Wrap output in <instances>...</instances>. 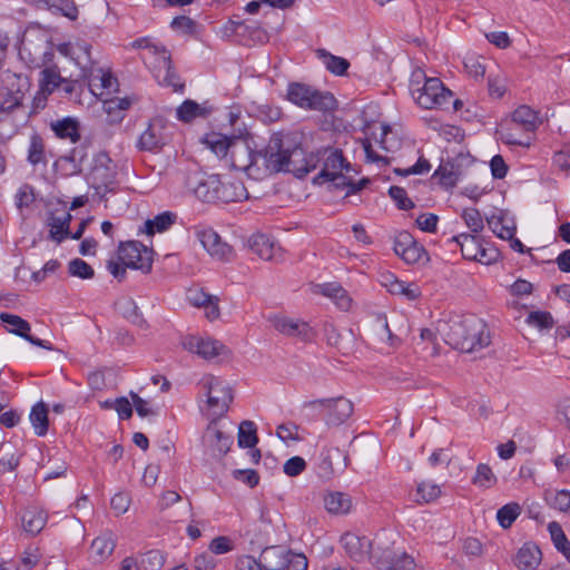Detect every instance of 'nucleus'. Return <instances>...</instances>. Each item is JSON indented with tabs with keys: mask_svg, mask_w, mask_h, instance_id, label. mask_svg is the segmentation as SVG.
<instances>
[{
	"mask_svg": "<svg viewBox=\"0 0 570 570\" xmlns=\"http://www.w3.org/2000/svg\"><path fill=\"white\" fill-rule=\"evenodd\" d=\"M258 442L256 425L252 421H243L238 429V445L240 448H254Z\"/></svg>",
	"mask_w": 570,
	"mask_h": 570,
	"instance_id": "nucleus-46",
	"label": "nucleus"
},
{
	"mask_svg": "<svg viewBox=\"0 0 570 570\" xmlns=\"http://www.w3.org/2000/svg\"><path fill=\"white\" fill-rule=\"evenodd\" d=\"M91 43L85 39H77L59 46L61 55L70 58L79 68V77H90L98 62L92 58Z\"/></svg>",
	"mask_w": 570,
	"mask_h": 570,
	"instance_id": "nucleus-9",
	"label": "nucleus"
},
{
	"mask_svg": "<svg viewBox=\"0 0 570 570\" xmlns=\"http://www.w3.org/2000/svg\"><path fill=\"white\" fill-rule=\"evenodd\" d=\"M217 202L230 203L240 202L248 197L247 190L240 181H220Z\"/></svg>",
	"mask_w": 570,
	"mask_h": 570,
	"instance_id": "nucleus-33",
	"label": "nucleus"
},
{
	"mask_svg": "<svg viewBox=\"0 0 570 570\" xmlns=\"http://www.w3.org/2000/svg\"><path fill=\"white\" fill-rule=\"evenodd\" d=\"M118 312L132 324L141 326L145 321L136 302L131 297H122L116 303Z\"/></svg>",
	"mask_w": 570,
	"mask_h": 570,
	"instance_id": "nucleus-43",
	"label": "nucleus"
},
{
	"mask_svg": "<svg viewBox=\"0 0 570 570\" xmlns=\"http://www.w3.org/2000/svg\"><path fill=\"white\" fill-rule=\"evenodd\" d=\"M248 245L255 254L265 261L273 259L276 250L279 249L276 243L265 234H254L248 239Z\"/></svg>",
	"mask_w": 570,
	"mask_h": 570,
	"instance_id": "nucleus-28",
	"label": "nucleus"
},
{
	"mask_svg": "<svg viewBox=\"0 0 570 570\" xmlns=\"http://www.w3.org/2000/svg\"><path fill=\"white\" fill-rule=\"evenodd\" d=\"M210 112L212 108L187 99L177 108V118L184 122H188L197 117H206Z\"/></svg>",
	"mask_w": 570,
	"mask_h": 570,
	"instance_id": "nucleus-38",
	"label": "nucleus"
},
{
	"mask_svg": "<svg viewBox=\"0 0 570 570\" xmlns=\"http://www.w3.org/2000/svg\"><path fill=\"white\" fill-rule=\"evenodd\" d=\"M176 214L171 212H164L158 214L153 219H147L144 225L142 232L151 236L155 233H164L169 229L176 222Z\"/></svg>",
	"mask_w": 570,
	"mask_h": 570,
	"instance_id": "nucleus-37",
	"label": "nucleus"
},
{
	"mask_svg": "<svg viewBox=\"0 0 570 570\" xmlns=\"http://www.w3.org/2000/svg\"><path fill=\"white\" fill-rule=\"evenodd\" d=\"M155 53L159 56V62L164 68V75L159 80L163 86L171 87L175 91L183 90L184 83L173 68L171 58L166 48L155 47Z\"/></svg>",
	"mask_w": 570,
	"mask_h": 570,
	"instance_id": "nucleus-25",
	"label": "nucleus"
},
{
	"mask_svg": "<svg viewBox=\"0 0 570 570\" xmlns=\"http://www.w3.org/2000/svg\"><path fill=\"white\" fill-rule=\"evenodd\" d=\"M230 166L240 171L247 173L249 176H254L258 173V151H253L249 145L237 139L236 142L232 144V153L228 156Z\"/></svg>",
	"mask_w": 570,
	"mask_h": 570,
	"instance_id": "nucleus-12",
	"label": "nucleus"
},
{
	"mask_svg": "<svg viewBox=\"0 0 570 570\" xmlns=\"http://www.w3.org/2000/svg\"><path fill=\"white\" fill-rule=\"evenodd\" d=\"M71 214L65 208L52 210L47 219L49 229V238L58 244L70 235L69 225Z\"/></svg>",
	"mask_w": 570,
	"mask_h": 570,
	"instance_id": "nucleus-21",
	"label": "nucleus"
},
{
	"mask_svg": "<svg viewBox=\"0 0 570 570\" xmlns=\"http://www.w3.org/2000/svg\"><path fill=\"white\" fill-rule=\"evenodd\" d=\"M462 218L464 219L470 230L474 234L480 233L484 227L482 216L476 208L464 209Z\"/></svg>",
	"mask_w": 570,
	"mask_h": 570,
	"instance_id": "nucleus-56",
	"label": "nucleus"
},
{
	"mask_svg": "<svg viewBox=\"0 0 570 570\" xmlns=\"http://www.w3.org/2000/svg\"><path fill=\"white\" fill-rule=\"evenodd\" d=\"M390 542L387 533L383 532L375 537L374 548L372 549L371 560L380 568L387 569L393 563L400 552L393 550L387 543Z\"/></svg>",
	"mask_w": 570,
	"mask_h": 570,
	"instance_id": "nucleus-22",
	"label": "nucleus"
},
{
	"mask_svg": "<svg viewBox=\"0 0 570 570\" xmlns=\"http://www.w3.org/2000/svg\"><path fill=\"white\" fill-rule=\"evenodd\" d=\"M341 542L346 553L356 561H362L365 558L371 559L372 549L374 548V540L363 535L360 537L354 533H345Z\"/></svg>",
	"mask_w": 570,
	"mask_h": 570,
	"instance_id": "nucleus-20",
	"label": "nucleus"
},
{
	"mask_svg": "<svg viewBox=\"0 0 570 570\" xmlns=\"http://www.w3.org/2000/svg\"><path fill=\"white\" fill-rule=\"evenodd\" d=\"M207 397L208 409L214 416H220L228 411L233 401L232 390L226 382L214 375H205L199 382Z\"/></svg>",
	"mask_w": 570,
	"mask_h": 570,
	"instance_id": "nucleus-7",
	"label": "nucleus"
},
{
	"mask_svg": "<svg viewBox=\"0 0 570 570\" xmlns=\"http://www.w3.org/2000/svg\"><path fill=\"white\" fill-rule=\"evenodd\" d=\"M82 79H87L89 86L94 88H100L105 90L112 89L116 79L112 77V75L109 71H105L101 67L98 65L96 66V70L94 71V75H90V77H83Z\"/></svg>",
	"mask_w": 570,
	"mask_h": 570,
	"instance_id": "nucleus-45",
	"label": "nucleus"
},
{
	"mask_svg": "<svg viewBox=\"0 0 570 570\" xmlns=\"http://www.w3.org/2000/svg\"><path fill=\"white\" fill-rule=\"evenodd\" d=\"M139 564L145 570H160L165 564V557L159 550H150L141 556Z\"/></svg>",
	"mask_w": 570,
	"mask_h": 570,
	"instance_id": "nucleus-52",
	"label": "nucleus"
},
{
	"mask_svg": "<svg viewBox=\"0 0 570 570\" xmlns=\"http://www.w3.org/2000/svg\"><path fill=\"white\" fill-rule=\"evenodd\" d=\"M30 422L38 436H43L48 432V407L45 403L40 402L32 406L30 412Z\"/></svg>",
	"mask_w": 570,
	"mask_h": 570,
	"instance_id": "nucleus-41",
	"label": "nucleus"
},
{
	"mask_svg": "<svg viewBox=\"0 0 570 570\" xmlns=\"http://www.w3.org/2000/svg\"><path fill=\"white\" fill-rule=\"evenodd\" d=\"M528 323L539 328H551L553 326V318L548 312H532L528 316Z\"/></svg>",
	"mask_w": 570,
	"mask_h": 570,
	"instance_id": "nucleus-59",
	"label": "nucleus"
},
{
	"mask_svg": "<svg viewBox=\"0 0 570 570\" xmlns=\"http://www.w3.org/2000/svg\"><path fill=\"white\" fill-rule=\"evenodd\" d=\"M546 500L551 508L568 513L570 508V491L561 490L548 492L546 494Z\"/></svg>",
	"mask_w": 570,
	"mask_h": 570,
	"instance_id": "nucleus-50",
	"label": "nucleus"
},
{
	"mask_svg": "<svg viewBox=\"0 0 570 570\" xmlns=\"http://www.w3.org/2000/svg\"><path fill=\"white\" fill-rule=\"evenodd\" d=\"M22 528L29 534H38L47 523V514L42 510L27 509L22 517Z\"/></svg>",
	"mask_w": 570,
	"mask_h": 570,
	"instance_id": "nucleus-34",
	"label": "nucleus"
},
{
	"mask_svg": "<svg viewBox=\"0 0 570 570\" xmlns=\"http://www.w3.org/2000/svg\"><path fill=\"white\" fill-rule=\"evenodd\" d=\"M171 128L173 125L166 118L161 116L151 118L137 141V148L141 151L160 150L169 142Z\"/></svg>",
	"mask_w": 570,
	"mask_h": 570,
	"instance_id": "nucleus-8",
	"label": "nucleus"
},
{
	"mask_svg": "<svg viewBox=\"0 0 570 570\" xmlns=\"http://www.w3.org/2000/svg\"><path fill=\"white\" fill-rule=\"evenodd\" d=\"M303 409L312 411L321 409L324 411L323 419L328 428L342 425L354 412L353 403L344 396L306 401L303 403Z\"/></svg>",
	"mask_w": 570,
	"mask_h": 570,
	"instance_id": "nucleus-6",
	"label": "nucleus"
},
{
	"mask_svg": "<svg viewBox=\"0 0 570 570\" xmlns=\"http://www.w3.org/2000/svg\"><path fill=\"white\" fill-rule=\"evenodd\" d=\"M47 154L45 139L38 132H32L27 149V161L35 168L38 166L46 168L48 165Z\"/></svg>",
	"mask_w": 570,
	"mask_h": 570,
	"instance_id": "nucleus-26",
	"label": "nucleus"
},
{
	"mask_svg": "<svg viewBox=\"0 0 570 570\" xmlns=\"http://www.w3.org/2000/svg\"><path fill=\"white\" fill-rule=\"evenodd\" d=\"M461 248L462 256L465 259L475 261L481 240L476 235L460 234L452 238Z\"/></svg>",
	"mask_w": 570,
	"mask_h": 570,
	"instance_id": "nucleus-40",
	"label": "nucleus"
},
{
	"mask_svg": "<svg viewBox=\"0 0 570 570\" xmlns=\"http://www.w3.org/2000/svg\"><path fill=\"white\" fill-rule=\"evenodd\" d=\"M325 509L332 514H346L352 509L351 495L343 492H331L324 498Z\"/></svg>",
	"mask_w": 570,
	"mask_h": 570,
	"instance_id": "nucleus-32",
	"label": "nucleus"
},
{
	"mask_svg": "<svg viewBox=\"0 0 570 570\" xmlns=\"http://www.w3.org/2000/svg\"><path fill=\"white\" fill-rule=\"evenodd\" d=\"M51 129L61 139H70L72 142L80 139L79 124L70 117L51 122Z\"/></svg>",
	"mask_w": 570,
	"mask_h": 570,
	"instance_id": "nucleus-36",
	"label": "nucleus"
},
{
	"mask_svg": "<svg viewBox=\"0 0 570 570\" xmlns=\"http://www.w3.org/2000/svg\"><path fill=\"white\" fill-rule=\"evenodd\" d=\"M287 98L296 106L317 111H331L336 106L335 97L328 91H320L311 86L294 82L288 86Z\"/></svg>",
	"mask_w": 570,
	"mask_h": 570,
	"instance_id": "nucleus-5",
	"label": "nucleus"
},
{
	"mask_svg": "<svg viewBox=\"0 0 570 570\" xmlns=\"http://www.w3.org/2000/svg\"><path fill=\"white\" fill-rule=\"evenodd\" d=\"M116 540L110 531L102 532L90 546L89 557L96 563L107 560L114 552Z\"/></svg>",
	"mask_w": 570,
	"mask_h": 570,
	"instance_id": "nucleus-24",
	"label": "nucleus"
},
{
	"mask_svg": "<svg viewBox=\"0 0 570 570\" xmlns=\"http://www.w3.org/2000/svg\"><path fill=\"white\" fill-rule=\"evenodd\" d=\"M371 331L377 342H389L394 345V335L392 334L385 315H376L371 325Z\"/></svg>",
	"mask_w": 570,
	"mask_h": 570,
	"instance_id": "nucleus-44",
	"label": "nucleus"
},
{
	"mask_svg": "<svg viewBox=\"0 0 570 570\" xmlns=\"http://www.w3.org/2000/svg\"><path fill=\"white\" fill-rule=\"evenodd\" d=\"M0 320L9 326L8 331L10 333H13V334L27 340L32 345H36V346H39V347H42V348L49 350V351L53 350V346L49 341H43V340H40L38 337L30 335L29 334L30 328H31L30 324L26 320L21 318L20 316L9 314V313H1Z\"/></svg>",
	"mask_w": 570,
	"mask_h": 570,
	"instance_id": "nucleus-18",
	"label": "nucleus"
},
{
	"mask_svg": "<svg viewBox=\"0 0 570 570\" xmlns=\"http://www.w3.org/2000/svg\"><path fill=\"white\" fill-rule=\"evenodd\" d=\"M441 494V489L435 483L422 482L416 488V501L417 502H431L439 498Z\"/></svg>",
	"mask_w": 570,
	"mask_h": 570,
	"instance_id": "nucleus-53",
	"label": "nucleus"
},
{
	"mask_svg": "<svg viewBox=\"0 0 570 570\" xmlns=\"http://www.w3.org/2000/svg\"><path fill=\"white\" fill-rule=\"evenodd\" d=\"M14 199H16V205L18 208L21 209L23 207H28L35 200L33 188L28 184L22 185L18 189V191L14 196Z\"/></svg>",
	"mask_w": 570,
	"mask_h": 570,
	"instance_id": "nucleus-60",
	"label": "nucleus"
},
{
	"mask_svg": "<svg viewBox=\"0 0 570 570\" xmlns=\"http://www.w3.org/2000/svg\"><path fill=\"white\" fill-rule=\"evenodd\" d=\"M393 249L406 264H415L426 254L423 246L407 232H402L395 237Z\"/></svg>",
	"mask_w": 570,
	"mask_h": 570,
	"instance_id": "nucleus-17",
	"label": "nucleus"
},
{
	"mask_svg": "<svg viewBox=\"0 0 570 570\" xmlns=\"http://www.w3.org/2000/svg\"><path fill=\"white\" fill-rule=\"evenodd\" d=\"M205 141L216 156L225 158L230 155L232 144L236 142L237 139L213 132L206 137Z\"/></svg>",
	"mask_w": 570,
	"mask_h": 570,
	"instance_id": "nucleus-39",
	"label": "nucleus"
},
{
	"mask_svg": "<svg viewBox=\"0 0 570 570\" xmlns=\"http://www.w3.org/2000/svg\"><path fill=\"white\" fill-rule=\"evenodd\" d=\"M307 559L304 554L287 551L286 567L283 570H306Z\"/></svg>",
	"mask_w": 570,
	"mask_h": 570,
	"instance_id": "nucleus-63",
	"label": "nucleus"
},
{
	"mask_svg": "<svg viewBox=\"0 0 570 570\" xmlns=\"http://www.w3.org/2000/svg\"><path fill=\"white\" fill-rule=\"evenodd\" d=\"M410 91L416 104L425 109L443 108L452 98L451 90L440 79L426 78L422 71L413 73Z\"/></svg>",
	"mask_w": 570,
	"mask_h": 570,
	"instance_id": "nucleus-4",
	"label": "nucleus"
},
{
	"mask_svg": "<svg viewBox=\"0 0 570 570\" xmlns=\"http://www.w3.org/2000/svg\"><path fill=\"white\" fill-rule=\"evenodd\" d=\"M287 551L279 546L265 548L261 553L264 570H283L286 567Z\"/></svg>",
	"mask_w": 570,
	"mask_h": 570,
	"instance_id": "nucleus-30",
	"label": "nucleus"
},
{
	"mask_svg": "<svg viewBox=\"0 0 570 570\" xmlns=\"http://www.w3.org/2000/svg\"><path fill=\"white\" fill-rule=\"evenodd\" d=\"M275 328L288 336H307L309 326L305 322L292 320L287 317H276L274 320Z\"/></svg>",
	"mask_w": 570,
	"mask_h": 570,
	"instance_id": "nucleus-35",
	"label": "nucleus"
},
{
	"mask_svg": "<svg viewBox=\"0 0 570 570\" xmlns=\"http://www.w3.org/2000/svg\"><path fill=\"white\" fill-rule=\"evenodd\" d=\"M29 89L28 78L9 69L0 72V122L10 121L13 128L19 126L18 118L29 116L23 100Z\"/></svg>",
	"mask_w": 570,
	"mask_h": 570,
	"instance_id": "nucleus-2",
	"label": "nucleus"
},
{
	"mask_svg": "<svg viewBox=\"0 0 570 570\" xmlns=\"http://www.w3.org/2000/svg\"><path fill=\"white\" fill-rule=\"evenodd\" d=\"M184 346L205 360H225L230 356V351L219 341L190 336L184 342Z\"/></svg>",
	"mask_w": 570,
	"mask_h": 570,
	"instance_id": "nucleus-13",
	"label": "nucleus"
},
{
	"mask_svg": "<svg viewBox=\"0 0 570 570\" xmlns=\"http://www.w3.org/2000/svg\"><path fill=\"white\" fill-rule=\"evenodd\" d=\"M129 395L132 400L135 410L140 417H146V416H151V415L157 414V412L149 406V403L146 400L141 399L137 393L130 392Z\"/></svg>",
	"mask_w": 570,
	"mask_h": 570,
	"instance_id": "nucleus-62",
	"label": "nucleus"
},
{
	"mask_svg": "<svg viewBox=\"0 0 570 570\" xmlns=\"http://www.w3.org/2000/svg\"><path fill=\"white\" fill-rule=\"evenodd\" d=\"M196 238L204 249L215 259L228 262L234 257L233 247L223 242L220 236L210 227L196 226Z\"/></svg>",
	"mask_w": 570,
	"mask_h": 570,
	"instance_id": "nucleus-11",
	"label": "nucleus"
},
{
	"mask_svg": "<svg viewBox=\"0 0 570 570\" xmlns=\"http://www.w3.org/2000/svg\"><path fill=\"white\" fill-rule=\"evenodd\" d=\"M0 451L6 452V456L0 459L1 472L13 471L19 465V456L13 451L11 444H2Z\"/></svg>",
	"mask_w": 570,
	"mask_h": 570,
	"instance_id": "nucleus-54",
	"label": "nucleus"
},
{
	"mask_svg": "<svg viewBox=\"0 0 570 570\" xmlns=\"http://www.w3.org/2000/svg\"><path fill=\"white\" fill-rule=\"evenodd\" d=\"M324 160L323 169L314 177V184H323L324 179H343L342 169H350V164L346 163L340 150H330Z\"/></svg>",
	"mask_w": 570,
	"mask_h": 570,
	"instance_id": "nucleus-19",
	"label": "nucleus"
},
{
	"mask_svg": "<svg viewBox=\"0 0 570 570\" xmlns=\"http://www.w3.org/2000/svg\"><path fill=\"white\" fill-rule=\"evenodd\" d=\"M520 504L511 502L498 510L497 520L503 529H509L512 525V523L517 520V518L520 515Z\"/></svg>",
	"mask_w": 570,
	"mask_h": 570,
	"instance_id": "nucleus-48",
	"label": "nucleus"
},
{
	"mask_svg": "<svg viewBox=\"0 0 570 570\" xmlns=\"http://www.w3.org/2000/svg\"><path fill=\"white\" fill-rule=\"evenodd\" d=\"M539 124L540 121L537 111L529 106H520L512 114V125L520 127V129L527 134L533 132L538 128Z\"/></svg>",
	"mask_w": 570,
	"mask_h": 570,
	"instance_id": "nucleus-31",
	"label": "nucleus"
},
{
	"mask_svg": "<svg viewBox=\"0 0 570 570\" xmlns=\"http://www.w3.org/2000/svg\"><path fill=\"white\" fill-rule=\"evenodd\" d=\"M118 259L125 267L139 269L146 274L151 271V250L140 242H121L118 246Z\"/></svg>",
	"mask_w": 570,
	"mask_h": 570,
	"instance_id": "nucleus-10",
	"label": "nucleus"
},
{
	"mask_svg": "<svg viewBox=\"0 0 570 570\" xmlns=\"http://www.w3.org/2000/svg\"><path fill=\"white\" fill-rule=\"evenodd\" d=\"M542 560V552L534 542H525L517 552L513 562L519 570H534Z\"/></svg>",
	"mask_w": 570,
	"mask_h": 570,
	"instance_id": "nucleus-23",
	"label": "nucleus"
},
{
	"mask_svg": "<svg viewBox=\"0 0 570 570\" xmlns=\"http://www.w3.org/2000/svg\"><path fill=\"white\" fill-rule=\"evenodd\" d=\"M204 442L212 449L215 456L220 458L228 452L233 441L229 435L216 426H208L204 434Z\"/></svg>",
	"mask_w": 570,
	"mask_h": 570,
	"instance_id": "nucleus-27",
	"label": "nucleus"
},
{
	"mask_svg": "<svg viewBox=\"0 0 570 570\" xmlns=\"http://www.w3.org/2000/svg\"><path fill=\"white\" fill-rule=\"evenodd\" d=\"M414 567V559L406 552H400L389 570H412Z\"/></svg>",
	"mask_w": 570,
	"mask_h": 570,
	"instance_id": "nucleus-64",
	"label": "nucleus"
},
{
	"mask_svg": "<svg viewBox=\"0 0 570 570\" xmlns=\"http://www.w3.org/2000/svg\"><path fill=\"white\" fill-rule=\"evenodd\" d=\"M266 173L303 171L301 166L302 144L296 134H274L266 147L258 151Z\"/></svg>",
	"mask_w": 570,
	"mask_h": 570,
	"instance_id": "nucleus-1",
	"label": "nucleus"
},
{
	"mask_svg": "<svg viewBox=\"0 0 570 570\" xmlns=\"http://www.w3.org/2000/svg\"><path fill=\"white\" fill-rule=\"evenodd\" d=\"M70 275L81 279H90L95 276L94 268L81 258H73L68 264Z\"/></svg>",
	"mask_w": 570,
	"mask_h": 570,
	"instance_id": "nucleus-51",
	"label": "nucleus"
},
{
	"mask_svg": "<svg viewBox=\"0 0 570 570\" xmlns=\"http://www.w3.org/2000/svg\"><path fill=\"white\" fill-rule=\"evenodd\" d=\"M317 56L323 61L326 69L334 75L343 76L350 67V62L345 58L334 56L325 49H318Z\"/></svg>",
	"mask_w": 570,
	"mask_h": 570,
	"instance_id": "nucleus-42",
	"label": "nucleus"
},
{
	"mask_svg": "<svg viewBox=\"0 0 570 570\" xmlns=\"http://www.w3.org/2000/svg\"><path fill=\"white\" fill-rule=\"evenodd\" d=\"M41 90L48 94L53 92L60 87L62 77L57 68H45L41 71Z\"/></svg>",
	"mask_w": 570,
	"mask_h": 570,
	"instance_id": "nucleus-49",
	"label": "nucleus"
},
{
	"mask_svg": "<svg viewBox=\"0 0 570 570\" xmlns=\"http://www.w3.org/2000/svg\"><path fill=\"white\" fill-rule=\"evenodd\" d=\"M306 469V461L301 456L288 459L284 466V473L288 476H297Z\"/></svg>",
	"mask_w": 570,
	"mask_h": 570,
	"instance_id": "nucleus-61",
	"label": "nucleus"
},
{
	"mask_svg": "<svg viewBox=\"0 0 570 570\" xmlns=\"http://www.w3.org/2000/svg\"><path fill=\"white\" fill-rule=\"evenodd\" d=\"M489 228L501 239H511L515 233L513 220L508 219L505 214L500 210L487 217Z\"/></svg>",
	"mask_w": 570,
	"mask_h": 570,
	"instance_id": "nucleus-29",
	"label": "nucleus"
},
{
	"mask_svg": "<svg viewBox=\"0 0 570 570\" xmlns=\"http://www.w3.org/2000/svg\"><path fill=\"white\" fill-rule=\"evenodd\" d=\"M92 187L98 194H106L115 190L116 171L111 167V159L107 155L97 158L96 165L90 173Z\"/></svg>",
	"mask_w": 570,
	"mask_h": 570,
	"instance_id": "nucleus-14",
	"label": "nucleus"
},
{
	"mask_svg": "<svg viewBox=\"0 0 570 570\" xmlns=\"http://www.w3.org/2000/svg\"><path fill=\"white\" fill-rule=\"evenodd\" d=\"M342 178H343L342 180L341 179H324V183L331 181V183H333L334 187L337 189H343L346 187L347 188L346 196H350L352 194L360 191L367 183L366 179H362L358 183H354L352 180H348L347 177L344 176L343 174H342Z\"/></svg>",
	"mask_w": 570,
	"mask_h": 570,
	"instance_id": "nucleus-58",
	"label": "nucleus"
},
{
	"mask_svg": "<svg viewBox=\"0 0 570 570\" xmlns=\"http://www.w3.org/2000/svg\"><path fill=\"white\" fill-rule=\"evenodd\" d=\"M446 337L450 345L464 353L476 352L490 344L487 324L473 314L452 321Z\"/></svg>",
	"mask_w": 570,
	"mask_h": 570,
	"instance_id": "nucleus-3",
	"label": "nucleus"
},
{
	"mask_svg": "<svg viewBox=\"0 0 570 570\" xmlns=\"http://www.w3.org/2000/svg\"><path fill=\"white\" fill-rule=\"evenodd\" d=\"M188 189L202 202H217L218 188H220V179L216 175H195L188 177Z\"/></svg>",
	"mask_w": 570,
	"mask_h": 570,
	"instance_id": "nucleus-16",
	"label": "nucleus"
},
{
	"mask_svg": "<svg viewBox=\"0 0 570 570\" xmlns=\"http://www.w3.org/2000/svg\"><path fill=\"white\" fill-rule=\"evenodd\" d=\"M301 166L302 167L301 170L298 171H292V174H294L296 177H304L306 176L309 171L314 170L317 166V164L320 163L321 158L318 156V154H309L307 155L305 153V150L302 148V157H301Z\"/></svg>",
	"mask_w": 570,
	"mask_h": 570,
	"instance_id": "nucleus-57",
	"label": "nucleus"
},
{
	"mask_svg": "<svg viewBox=\"0 0 570 570\" xmlns=\"http://www.w3.org/2000/svg\"><path fill=\"white\" fill-rule=\"evenodd\" d=\"M390 197L395 202L399 209L409 210L414 207V203L407 197L406 190L400 186H391Z\"/></svg>",
	"mask_w": 570,
	"mask_h": 570,
	"instance_id": "nucleus-55",
	"label": "nucleus"
},
{
	"mask_svg": "<svg viewBox=\"0 0 570 570\" xmlns=\"http://www.w3.org/2000/svg\"><path fill=\"white\" fill-rule=\"evenodd\" d=\"M472 483L478 488L490 489L497 483V476L488 464L480 463L472 478Z\"/></svg>",
	"mask_w": 570,
	"mask_h": 570,
	"instance_id": "nucleus-47",
	"label": "nucleus"
},
{
	"mask_svg": "<svg viewBox=\"0 0 570 570\" xmlns=\"http://www.w3.org/2000/svg\"><path fill=\"white\" fill-rule=\"evenodd\" d=\"M468 157L458 156L448 160H442L433 174V178L439 179V184L445 188H452L464 175Z\"/></svg>",
	"mask_w": 570,
	"mask_h": 570,
	"instance_id": "nucleus-15",
	"label": "nucleus"
}]
</instances>
